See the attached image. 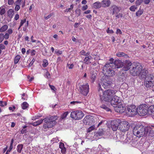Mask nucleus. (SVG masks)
<instances>
[{"mask_svg": "<svg viewBox=\"0 0 154 154\" xmlns=\"http://www.w3.org/2000/svg\"><path fill=\"white\" fill-rule=\"evenodd\" d=\"M44 76L45 78L48 79L50 77V74L47 71L45 73Z\"/></svg>", "mask_w": 154, "mask_h": 154, "instance_id": "nucleus-49", "label": "nucleus"}, {"mask_svg": "<svg viewBox=\"0 0 154 154\" xmlns=\"http://www.w3.org/2000/svg\"><path fill=\"white\" fill-rule=\"evenodd\" d=\"M116 55L118 57H125L127 55L123 52H119L116 53Z\"/></svg>", "mask_w": 154, "mask_h": 154, "instance_id": "nucleus-33", "label": "nucleus"}, {"mask_svg": "<svg viewBox=\"0 0 154 154\" xmlns=\"http://www.w3.org/2000/svg\"><path fill=\"white\" fill-rule=\"evenodd\" d=\"M28 104L26 102H23L21 105L22 108L23 109H26L28 107Z\"/></svg>", "mask_w": 154, "mask_h": 154, "instance_id": "nucleus-29", "label": "nucleus"}, {"mask_svg": "<svg viewBox=\"0 0 154 154\" xmlns=\"http://www.w3.org/2000/svg\"><path fill=\"white\" fill-rule=\"evenodd\" d=\"M96 75L95 74H93L91 76V79L93 81H94L95 79L96 78Z\"/></svg>", "mask_w": 154, "mask_h": 154, "instance_id": "nucleus-55", "label": "nucleus"}, {"mask_svg": "<svg viewBox=\"0 0 154 154\" xmlns=\"http://www.w3.org/2000/svg\"><path fill=\"white\" fill-rule=\"evenodd\" d=\"M119 136L120 137V140L121 141L124 142L125 143H128L130 142L129 140L130 139L128 137H127V136L125 135H119Z\"/></svg>", "mask_w": 154, "mask_h": 154, "instance_id": "nucleus-22", "label": "nucleus"}, {"mask_svg": "<svg viewBox=\"0 0 154 154\" xmlns=\"http://www.w3.org/2000/svg\"><path fill=\"white\" fill-rule=\"evenodd\" d=\"M23 145L22 144H19L17 146V151L19 153H20L22 149Z\"/></svg>", "mask_w": 154, "mask_h": 154, "instance_id": "nucleus-34", "label": "nucleus"}, {"mask_svg": "<svg viewBox=\"0 0 154 154\" xmlns=\"http://www.w3.org/2000/svg\"><path fill=\"white\" fill-rule=\"evenodd\" d=\"M14 0H8V4L9 5H12L14 3Z\"/></svg>", "mask_w": 154, "mask_h": 154, "instance_id": "nucleus-62", "label": "nucleus"}, {"mask_svg": "<svg viewBox=\"0 0 154 154\" xmlns=\"http://www.w3.org/2000/svg\"><path fill=\"white\" fill-rule=\"evenodd\" d=\"M50 87V88L54 92H55L57 90L56 89L55 87L53 85H51L50 84L49 85Z\"/></svg>", "mask_w": 154, "mask_h": 154, "instance_id": "nucleus-47", "label": "nucleus"}, {"mask_svg": "<svg viewBox=\"0 0 154 154\" xmlns=\"http://www.w3.org/2000/svg\"><path fill=\"white\" fill-rule=\"evenodd\" d=\"M149 129H150L149 127H146L142 125H137L133 128V134L136 137H140L146 135Z\"/></svg>", "mask_w": 154, "mask_h": 154, "instance_id": "nucleus-2", "label": "nucleus"}, {"mask_svg": "<svg viewBox=\"0 0 154 154\" xmlns=\"http://www.w3.org/2000/svg\"><path fill=\"white\" fill-rule=\"evenodd\" d=\"M143 11V9L140 8L139 10L136 13V15L137 16H140L141 15Z\"/></svg>", "mask_w": 154, "mask_h": 154, "instance_id": "nucleus-28", "label": "nucleus"}, {"mask_svg": "<svg viewBox=\"0 0 154 154\" xmlns=\"http://www.w3.org/2000/svg\"><path fill=\"white\" fill-rule=\"evenodd\" d=\"M44 120V119L38 120L35 122L32 123V125L33 126H37L42 123Z\"/></svg>", "mask_w": 154, "mask_h": 154, "instance_id": "nucleus-27", "label": "nucleus"}, {"mask_svg": "<svg viewBox=\"0 0 154 154\" xmlns=\"http://www.w3.org/2000/svg\"><path fill=\"white\" fill-rule=\"evenodd\" d=\"M5 46L3 44H0V49L1 50H3L5 49Z\"/></svg>", "mask_w": 154, "mask_h": 154, "instance_id": "nucleus-58", "label": "nucleus"}, {"mask_svg": "<svg viewBox=\"0 0 154 154\" xmlns=\"http://www.w3.org/2000/svg\"><path fill=\"white\" fill-rule=\"evenodd\" d=\"M92 58V57L90 56H87L84 59V61L85 63H86L87 61H89Z\"/></svg>", "mask_w": 154, "mask_h": 154, "instance_id": "nucleus-35", "label": "nucleus"}, {"mask_svg": "<svg viewBox=\"0 0 154 154\" xmlns=\"http://www.w3.org/2000/svg\"><path fill=\"white\" fill-rule=\"evenodd\" d=\"M26 19L21 20L20 23V27H21L26 22Z\"/></svg>", "mask_w": 154, "mask_h": 154, "instance_id": "nucleus-45", "label": "nucleus"}, {"mask_svg": "<svg viewBox=\"0 0 154 154\" xmlns=\"http://www.w3.org/2000/svg\"><path fill=\"white\" fill-rule=\"evenodd\" d=\"M110 101L111 105L114 107L117 106L118 105L122 103L119 97L115 95L114 96Z\"/></svg>", "mask_w": 154, "mask_h": 154, "instance_id": "nucleus-14", "label": "nucleus"}, {"mask_svg": "<svg viewBox=\"0 0 154 154\" xmlns=\"http://www.w3.org/2000/svg\"><path fill=\"white\" fill-rule=\"evenodd\" d=\"M29 25V21H27L26 23L25 24L23 28V30L24 31H26L27 30V27H28Z\"/></svg>", "mask_w": 154, "mask_h": 154, "instance_id": "nucleus-40", "label": "nucleus"}, {"mask_svg": "<svg viewBox=\"0 0 154 154\" xmlns=\"http://www.w3.org/2000/svg\"><path fill=\"white\" fill-rule=\"evenodd\" d=\"M51 141H53V143L57 142L59 141L58 138L57 137L55 138H54L51 140Z\"/></svg>", "mask_w": 154, "mask_h": 154, "instance_id": "nucleus-59", "label": "nucleus"}, {"mask_svg": "<svg viewBox=\"0 0 154 154\" xmlns=\"http://www.w3.org/2000/svg\"><path fill=\"white\" fill-rule=\"evenodd\" d=\"M89 85L88 83L80 85L79 91L83 95L86 96L89 92Z\"/></svg>", "mask_w": 154, "mask_h": 154, "instance_id": "nucleus-12", "label": "nucleus"}, {"mask_svg": "<svg viewBox=\"0 0 154 154\" xmlns=\"http://www.w3.org/2000/svg\"><path fill=\"white\" fill-rule=\"evenodd\" d=\"M137 108L135 106L131 105L128 106L126 112L131 116H133L137 114Z\"/></svg>", "mask_w": 154, "mask_h": 154, "instance_id": "nucleus-10", "label": "nucleus"}, {"mask_svg": "<svg viewBox=\"0 0 154 154\" xmlns=\"http://www.w3.org/2000/svg\"><path fill=\"white\" fill-rule=\"evenodd\" d=\"M16 5L15 6V10L16 11H18L20 9V5L16 4Z\"/></svg>", "mask_w": 154, "mask_h": 154, "instance_id": "nucleus-56", "label": "nucleus"}, {"mask_svg": "<svg viewBox=\"0 0 154 154\" xmlns=\"http://www.w3.org/2000/svg\"><path fill=\"white\" fill-rule=\"evenodd\" d=\"M149 114L151 115L154 118V105H152L149 106Z\"/></svg>", "mask_w": 154, "mask_h": 154, "instance_id": "nucleus-25", "label": "nucleus"}, {"mask_svg": "<svg viewBox=\"0 0 154 154\" xmlns=\"http://www.w3.org/2000/svg\"><path fill=\"white\" fill-rule=\"evenodd\" d=\"M4 39V34L1 33L0 34V43L2 42Z\"/></svg>", "mask_w": 154, "mask_h": 154, "instance_id": "nucleus-51", "label": "nucleus"}, {"mask_svg": "<svg viewBox=\"0 0 154 154\" xmlns=\"http://www.w3.org/2000/svg\"><path fill=\"white\" fill-rule=\"evenodd\" d=\"M98 94L100 99L102 100L110 101L115 94V91L113 90H108L103 91L99 84Z\"/></svg>", "mask_w": 154, "mask_h": 154, "instance_id": "nucleus-1", "label": "nucleus"}, {"mask_svg": "<svg viewBox=\"0 0 154 154\" xmlns=\"http://www.w3.org/2000/svg\"><path fill=\"white\" fill-rule=\"evenodd\" d=\"M137 7L135 6V5H133L131 6L129 8V10L132 11H135V10L137 9Z\"/></svg>", "mask_w": 154, "mask_h": 154, "instance_id": "nucleus-41", "label": "nucleus"}, {"mask_svg": "<svg viewBox=\"0 0 154 154\" xmlns=\"http://www.w3.org/2000/svg\"><path fill=\"white\" fill-rule=\"evenodd\" d=\"M57 118L56 116H51L49 118L47 117L44 119L45 123L43 125V128H51L56 123V120Z\"/></svg>", "mask_w": 154, "mask_h": 154, "instance_id": "nucleus-3", "label": "nucleus"}, {"mask_svg": "<svg viewBox=\"0 0 154 154\" xmlns=\"http://www.w3.org/2000/svg\"><path fill=\"white\" fill-rule=\"evenodd\" d=\"M7 14L9 18H11L14 14V11L12 9H9L7 11Z\"/></svg>", "mask_w": 154, "mask_h": 154, "instance_id": "nucleus-26", "label": "nucleus"}, {"mask_svg": "<svg viewBox=\"0 0 154 154\" xmlns=\"http://www.w3.org/2000/svg\"><path fill=\"white\" fill-rule=\"evenodd\" d=\"M35 61V59L33 58L32 59L31 61L30 62V63L29 64V66H31L33 64V63Z\"/></svg>", "mask_w": 154, "mask_h": 154, "instance_id": "nucleus-63", "label": "nucleus"}, {"mask_svg": "<svg viewBox=\"0 0 154 154\" xmlns=\"http://www.w3.org/2000/svg\"><path fill=\"white\" fill-rule=\"evenodd\" d=\"M132 66L130 70V74L134 76L138 75L139 72L142 69L141 64L139 63H134L132 64Z\"/></svg>", "mask_w": 154, "mask_h": 154, "instance_id": "nucleus-4", "label": "nucleus"}, {"mask_svg": "<svg viewBox=\"0 0 154 154\" xmlns=\"http://www.w3.org/2000/svg\"><path fill=\"white\" fill-rule=\"evenodd\" d=\"M115 110L117 112L122 113L125 111V105L122 104V102L116 106L114 108Z\"/></svg>", "mask_w": 154, "mask_h": 154, "instance_id": "nucleus-16", "label": "nucleus"}, {"mask_svg": "<svg viewBox=\"0 0 154 154\" xmlns=\"http://www.w3.org/2000/svg\"><path fill=\"white\" fill-rule=\"evenodd\" d=\"M144 85L147 88L152 87L154 85V76L151 74L147 75L145 79Z\"/></svg>", "mask_w": 154, "mask_h": 154, "instance_id": "nucleus-8", "label": "nucleus"}, {"mask_svg": "<svg viewBox=\"0 0 154 154\" xmlns=\"http://www.w3.org/2000/svg\"><path fill=\"white\" fill-rule=\"evenodd\" d=\"M80 53L81 55H82L86 56H88L90 54V53L89 52L86 53L83 50H82V51H81L80 52Z\"/></svg>", "mask_w": 154, "mask_h": 154, "instance_id": "nucleus-32", "label": "nucleus"}, {"mask_svg": "<svg viewBox=\"0 0 154 154\" xmlns=\"http://www.w3.org/2000/svg\"><path fill=\"white\" fill-rule=\"evenodd\" d=\"M9 35L8 33H6L5 35H4V38H5V39H7L9 38Z\"/></svg>", "mask_w": 154, "mask_h": 154, "instance_id": "nucleus-60", "label": "nucleus"}, {"mask_svg": "<svg viewBox=\"0 0 154 154\" xmlns=\"http://www.w3.org/2000/svg\"><path fill=\"white\" fill-rule=\"evenodd\" d=\"M83 122L85 125H91L94 122V119L92 116L88 115L85 117Z\"/></svg>", "mask_w": 154, "mask_h": 154, "instance_id": "nucleus-15", "label": "nucleus"}, {"mask_svg": "<svg viewBox=\"0 0 154 154\" xmlns=\"http://www.w3.org/2000/svg\"><path fill=\"white\" fill-rule=\"evenodd\" d=\"M123 62L120 60H116L114 63V65L115 67L114 68H118L122 67L123 66Z\"/></svg>", "mask_w": 154, "mask_h": 154, "instance_id": "nucleus-21", "label": "nucleus"}, {"mask_svg": "<svg viewBox=\"0 0 154 154\" xmlns=\"http://www.w3.org/2000/svg\"><path fill=\"white\" fill-rule=\"evenodd\" d=\"M101 107L103 109H105L107 111H109L110 110V109L107 107L105 105H102L101 106Z\"/></svg>", "mask_w": 154, "mask_h": 154, "instance_id": "nucleus-48", "label": "nucleus"}, {"mask_svg": "<svg viewBox=\"0 0 154 154\" xmlns=\"http://www.w3.org/2000/svg\"><path fill=\"white\" fill-rule=\"evenodd\" d=\"M104 134V133L103 130H99L96 133V135L97 136H101Z\"/></svg>", "mask_w": 154, "mask_h": 154, "instance_id": "nucleus-30", "label": "nucleus"}, {"mask_svg": "<svg viewBox=\"0 0 154 154\" xmlns=\"http://www.w3.org/2000/svg\"><path fill=\"white\" fill-rule=\"evenodd\" d=\"M67 67H68V68L69 69H72V68H73L74 66V65L73 64H67Z\"/></svg>", "mask_w": 154, "mask_h": 154, "instance_id": "nucleus-53", "label": "nucleus"}, {"mask_svg": "<svg viewBox=\"0 0 154 154\" xmlns=\"http://www.w3.org/2000/svg\"><path fill=\"white\" fill-rule=\"evenodd\" d=\"M76 13L78 15V16H79L80 14V10H77L75 11Z\"/></svg>", "mask_w": 154, "mask_h": 154, "instance_id": "nucleus-64", "label": "nucleus"}, {"mask_svg": "<svg viewBox=\"0 0 154 154\" xmlns=\"http://www.w3.org/2000/svg\"><path fill=\"white\" fill-rule=\"evenodd\" d=\"M42 66L45 67H46L48 65V61L46 60H44L43 62Z\"/></svg>", "mask_w": 154, "mask_h": 154, "instance_id": "nucleus-37", "label": "nucleus"}, {"mask_svg": "<svg viewBox=\"0 0 154 154\" xmlns=\"http://www.w3.org/2000/svg\"><path fill=\"white\" fill-rule=\"evenodd\" d=\"M7 105V103L6 102H3L2 101H0V105L2 107L6 106Z\"/></svg>", "mask_w": 154, "mask_h": 154, "instance_id": "nucleus-46", "label": "nucleus"}, {"mask_svg": "<svg viewBox=\"0 0 154 154\" xmlns=\"http://www.w3.org/2000/svg\"><path fill=\"white\" fill-rule=\"evenodd\" d=\"M59 148L61 149V152L62 154H65L66 153V149L64 147L63 143L61 142L60 143Z\"/></svg>", "mask_w": 154, "mask_h": 154, "instance_id": "nucleus-24", "label": "nucleus"}, {"mask_svg": "<svg viewBox=\"0 0 154 154\" xmlns=\"http://www.w3.org/2000/svg\"><path fill=\"white\" fill-rule=\"evenodd\" d=\"M149 107L146 104L140 105L137 108V112L140 116H144L149 114Z\"/></svg>", "mask_w": 154, "mask_h": 154, "instance_id": "nucleus-6", "label": "nucleus"}, {"mask_svg": "<svg viewBox=\"0 0 154 154\" xmlns=\"http://www.w3.org/2000/svg\"><path fill=\"white\" fill-rule=\"evenodd\" d=\"M114 68V67L110 66L109 64H106L103 67V73L107 76H112L115 75Z\"/></svg>", "mask_w": 154, "mask_h": 154, "instance_id": "nucleus-5", "label": "nucleus"}, {"mask_svg": "<svg viewBox=\"0 0 154 154\" xmlns=\"http://www.w3.org/2000/svg\"><path fill=\"white\" fill-rule=\"evenodd\" d=\"M20 57H21L19 55H17L15 57L14 59L15 64H17L20 58Z\"/></svg>", "mask_w": 154, "mask_h": 154, "instance_id": "nucleus-36", "label": "nucleus"}, {"mask_svg": "<svg viewBox=\"0 0 154 154\" xmlns=\"http://www.w3.org/2000/svg\"><path fill=\"white\" fill-rule=\"evenodd\" d=\"M109 61L110 62L109 63H107L106 64H109L110 66H113V65L114 64V63H113L114 62V60L113 59V58H111L109 59Z\"/></svg>", "mask_w": 154, "mask_h": 154, "instance_id": "nucleus-39", "label": "nucleus"}, {"mask_svg": "<svg viewBox=\"0 0 154 154\" xmlns=\"http://www.w3.org/2000/svg\"><path fill=\"white\" fill-rule=\"evenodd\" d=\"M52 15H53V14L52 13L50 14L47 16L45 17V20H47L48 19H49L52 16Z\"/></svg>", "mask_w": 154, "mask_h": 154, "instance_id": "nucleus-57", "label": "nucleus"}, {"mask_svg": "<svg viewBox=\"0 0 154 154\" xmlns=\"http://www.w3.org/2000/svg\"><path fill=\"white\" fill-rule=\"evenodd\" d=\"M120 121L119 120H116L112 121L111 122V128L113 131H116L119 128L120 125Z\"/></svg>", "mask_w": 154, "mask_h": 154, "instance_id": "nucleus-17", "label": "nucleus"}, {"mask_svg": "<svg viewBox=\"0 0 154 154\" xmlns=\"http://www.w3.org/2000/svg\"><path fill=\"white\" fill-rule=\"evenodd\" d=\"M8 28L7 25H4L2 26L0 29V32H2L5 31Z\"/></svg>", "mask_w": 154, "mask_h": 154, "instance_id": "nucleus-31", "label": "nucleus"}, {"mask_svg": "<svg viewBox=\"0 0 154 154\" xmlns=\"http://www.w3.org/2000/svg\"><path fill=\"white\" fill-rule=\"evenodd\" d=\"M95 128V126L94 125H92L87 130L88 132H90Z\"/></svg>", "mask_w": 154, "mask_h": 154, "instance_id": "nucleus-42", "label": "nucleus"}, {"mask_svg": "<svg viewBox=\"0 0 154 154\" xmlns=\"http://www.w3.org/2000/svg\"><path fill=\"white\" fill-rule=\"evenodd\" d=\"M5 8H0V14L2 15L5 14Z\"/></svg>", "mask_w": 154, "mask_h": 154, "instance_id": "nucleus-44", "label": "nucleus"}, {"mask_svg": "<svg viewBox=\"0 0 154 154\" xmlns=\"http://www.w3.org/2000/svg\"><path fill=\"white\" fill-rule=\"evenodd\" d=\"M106 32L108 33L112 34L114 33V31L112 29H109V28H108L106 30Z\"/></svg>", "mask_w": 154, "mask_h": 154, "instance_id": "nucleus-54", "label": "nucleus"}, {"mask_svg": "<svg viewBox=\"0 0 154 154\" xmlns=\"http://www.w3.org/2000/svg\"><path fill=\"white\" fill-rule=\"evenodd\" d=\"M121 10V8L116 5H112L110 8V11L111 14L112 15L116 14V17L117 18L122 17V13H119L120 11Z\"/></svg>", "mask_w": 154, "mask_h": 154, "instance_id": "nucleus-7", "label": "nucleus"}, {"mask_svg": "<svg viewBox=\"0 0 154 154\" xmlns=\"http://www.w3.org/2000/svg\"><path fill=\"white\" fill-rule=\"evenodd\" d=\"M123 69L124 71H127L130 69V67L132 65V63L129 60H125L123 63Z\"/></svg>", "mask_w": 154, "mask_h": 154, "instance_id": "nucleus-19", "label": "nucleus"}, {"mask_svg": "<svg viewBox=\"0 0 154 154\" xmlns=\"http://www.w3.org/2000/svg\"><path fill=\"white\" fill-rule=\"evenodd\" d=\"M102 7L101 2H97L94 3L92 5V7L95 9H99Z\"/></svg>", "mask_w": 154, "mask_h": 154, "instance_id": "nucleus-23", "label": "nucleus"}, {"mask_svg": "<svg viewBox=\"0 0 154 154\" xmlns=\"http://www.w3.org/2000/svg\"><path fill=\"white\" fill-rule=\"evenodd\" d=\"M68 114V112H64L61 116V118L62 119H64L66 117Z\"/></svg>", "mask_w": 154, "mask_h": 154, "instance_id": "nucleus-38", "label": "nucleus"}, {"mask_svg": "<svg viewBox=\"0 0 154 154\" xmlns=\"http://www.w3.org/2000/svg\"><path fill=\"white\" fill-rule=\"evenodd\" d=\"M55 53L57 55H60L62 53V52L61 51L58 50H55Z\"/></svg>", "mask_w": 154, "mask_h": 154, "instance_id": "nucleus-50", "label": "nucleus"}, {"mask_svg": "<svg viewBox=\"0 0 154 154\" xmlns=\"http://www.w3.org/2000/svg\"><path fill=\"white\" fill-rule=\"evenodd\" d=\"M102 7L107 8L109 7L111 4V1L110 0H103L101 2Z\"/></svg>", "mask_w": 154, "mask_h": 154, "instance_id": "nucleus-20", "label": "nucleus"}, {"mask_svg": "<svg viewBox=\"0 0 154 154\" xmlns=\"http://www.w3.org/2000/svg\"><path fill=\"white\" fill-rule=\"evenodd\" d=\"M112 82L107 77H103L101 79V85L104 88H107L111 86Z\"/></svg>", "mask_w": 154, "mask_h": 154, "instance_id": "nucleus-13", "label": "nucleus"}, {"mask_svg": "<svg viewBox=\"0 0 154 154\" xmlns=\"http://www.w3.org/2000/svg\"><path fill=\"white\" fill-rule=\"evenodd\" d=\"M84 116V114L83 112L79 110L72 112L70 114L71 117L75 120L81 119Z\"/></svg>", "mask_w": 154, "mask_h": 154, "instance_id": "nucleus-9", "label": "nucleus"}, {"mask_svg": "<svg viewBox=\"0 0 154 154\" xmlns=\"http://www.w3.org/2000/svg\"><path fill=\"white\" fill-rule=\"evenodd\" d=\"M130 128V125L128 122L122 121L120 122L119 130L123 132L128 131Z\"/></svg>", "mask_w": 154, "mask_h": 154, "instance_id": "nucleus-11", "label": "nucleus"}, {"mask_svg": "<svg viewBox=\"0 0 154 154\" xmlns=\"http://www.w3.org/2000/svg\"><path fill=\"white\" fill-rule=\"evenodd\" d=\"M148 74V70L145 69H144L142 70L139 72L138 75L139 77L141 79H146V78L147 77V75Z\"/></svg>", "mask_w": 154, "mask_h": 154, "instance_id": "nucleus-18", "label": "nucleus"}, {"mask_svg": "<svg viewBox=\"0 0 154 154\" xmlns=\"http://www.w3.org/2000/svg\"><path fill=\"white\" fill-rule=\"evenodd\" d=\"M81 103V101H73L70 102V103L72 105H75Z\"/></svg>", "mask_w": 154, "mask_h": 154, "instance_id": "nucleus-43", "label": "nucleus"}, {"mask_svg": "<svg viewBox=\"0 0 154 154\" xmlns=\"http://www.w3.org/2000/svg\"><path fill=\"white\" fill-rule=\"evenodd\" d=\"M143 1V0H137L136 2V4L137 5H140Z\"/></svg>", "mask_w": 154, "mask_h": 154, "instance_id": "nucleus-52", "label": "nucleus"}, {"mask_svg": "<svg viewBox=\"0 0 154 154\" xmlns=\"http://www.w3.org/2000/svg\"><path fill=\"white\" fill-rule=\"evenodd\" d=\"M88 8V5H85L83 6L82 7V10L85 11V10H86Z\"/></svg>", "mask_w": 154, "mask_h": 154, "instance_id": "nucleus-61", "label": "nucleus"}]
</instances>
